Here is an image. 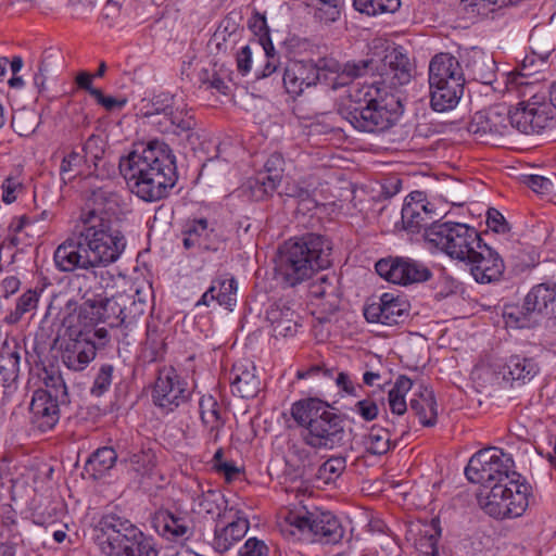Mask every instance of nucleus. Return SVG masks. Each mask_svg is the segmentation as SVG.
<instances>
[{"instance_id": "45", "label": "nucleus", "mask_w": 556, "mask_h": 556, "mask_svg": "<svg viewBox=\"0 0 556 556\" xmlns=\"http://www.w3.org/2000/svg\"><path fill=\"white\" fill-rule=\"evenodd\" d=\"M223 507H226V501L224 495L218 491L207 490L194 498V509L199 514L220 518Z\"/></svg>"}, {"instance_id": "54", "label": "nucleus", "mask_w": 556, "mask_h": 556, "mask_svg": "<svg viewBox=\"0 0 556 556\" xmlns=\"http://www.w3.org/2000/svg\"><path fill=\"white\" fill-rule=\"evenodd\" d=\"M346 468V458L343 456H331L317 471L319 479L325 482H331L338 479Z\"/></svg>"}, {"instance_id": "15", "label": "nucleus", "mask_w": 556, "mask_h": 556, "mask_svg": "<svg viewBox=\"0 0 556 556\" xmlns=\"http://www.w3.org/2000/svg\"><path fill=\"white\" fill-rule=\"evenodd\" d=\"M376 271L387 281L404 286L424 282L431 276L426 266L405 257L380 260L376 263Z\"/></svg>"}, {"instance_id": "38", "label": "nucleus", "mask_w": 556, "mask_h": 556, "mask_svg": "<svg viewBox=\"0 0 556 556\" xmlns=\"http://www.w3.org/2000/svg\"><path fill=\"white\" fill-rule=\"evenodd\" d=\"M117 454L114 448L103 446L96 450L87 459L84 471L92 480L104 477L115 465Z\"/></svg>"}, {"instance_id": "62", "label": "nucleus", "mask_w": 556, "mask_h": 556, "mask_svg": "<svg viewBox=\"0 0 556 556\" xmlns=\"http://www.w3.org/2000/svg\"><path fill=\"white\" fill-rule=\"evenodd\" d=\"M315 66L320 73L319 81L325 83L329 88H331L334 76H339L342 68V64L331 58L319 59Z\"/></svg>"}, {"instance_id": "37", "label": "nucleus", "mask_w": 556, "mask_h": 556, "mask_svg": "<svg viewBox=\"0 0 556 556\" xmlns=\"http://www.w3.org/2000/svg\"><path fill=\"white\" fill-rule=\"evenodd\" d=\"M151 523L157 533L173 539L184 538L191 533L185 518L176 517L166 510L157 511L152 517Z\"/></svg>"}, {"instance_id": "33", "label": "nucleus", "mask_w": 556, "mask_h": 556, "mask_svg": "<svg viewBox=\"0 0 556 556\" xmlns=\"http://www.w3.org/2000/svg\"><path fill=\"white\" fill-rule=\"evenodd\" d=\"M410 412L418 417L419 422L425 427H432L437 424L438 408L434 393L428 387L419 386L418 391L409 402Z\"/></svg>"}, {"instance_id": "19", "label": "nucleus", "mask_w": 556, "mask_h": 556, "mask_svg": "<svg viewBox=\"0 0 556 556\" xmlns=\"http://www.w3.org/2000/svg\"><path fill=\"white\" fill-rule=\"evenodd\" d=\"M86 294L87 305L90 309H102L104 312L113 311V313L122 315V323H124L125 330L132 331L137 328L139 313L134 295L117 293L112 298H108L102 294Z\"/></svg>"}, {"instance_id": "5", "label": "nucleus", "mask_w": 556, "mask_h": 556, "mask_svg": "<svg viewBox=\"0 0 556 556\" xmlns=\"http://www.w3.org/2000/svg\"><path fill=\"white\" fill-rule=\"evenodd\" d=\"M42 388L33 393L30 421L40 432L52 430L60 420L61 408L71 403L67 386L59 370H45Z\"/></svg>"}, {"instance_id": "49", "label": "nucleus", "mask_w": 556, "mask_h": 556, "mask_svg": "<svg viewBox=\"0 0 556 556\" xmlns=\"http://www.w3.org/2000/svg\"><path fill=\"white\" fill-rule=\"evenodd\" d=\"M11 124L17 135L28 137L39 126L40 117L35 111L23 109L13 114Z\"/></svg>"}, {"instance_id": "35", "label": "nucleus", "mask_w": 556, "mask_h": 556, "mask_svg": "<svg viewBox=\"0 0 556 556\" xmlns=\"http://www.w3.org/2000/svg\"><path fill=\"white\" fill-rule=\"evenodd\" d=\"M77 304L68 301L64 308H60L55 314V320L53 327L56 328L55 338L53 339L54 345L61 341L76 338L77 333H88L89 331H83L76 326L77 320H81L80 312L76 315Z\"/></svg>"}, {"instance_id": "23", "label": "nucleus", "mask_w": 556, "mask_h": 556, "mask_svg": "<svg viewBox=\"0 0 556 556\" xmlns=\"http://www.w3.org/2000/svg\"><path fill=\"white\" fill-rule=\"evenodd\" d=\"M266 320L275 337H292L300 327L299 313L290 302L285 300H279L268 307Z\"/></svg>"}, {"instance_id": "9", "label": "nucleus", "mask_w": 556, "mask_h": 556, "mask_svg": "<svg viewBox=\"0 0 556 556\" xmlns=\"http://www.w3.org/2000/svg\"><path fill=\"white\" fill-rule=\"evenodd\" d=\"M514 468L511 455L498 447H486L470 457L465 475L469 481L492 490L493 486L518 477Z\"/></svg>"}, {"instance_id": "55", "label": "nucleus", "mask_w": 556, "mask_h": 556, "mask_svg": "<svg viewBox=\"0 0 556 556\" xmlns=\"http://www.w3.org/2000/svg\"><path fill=\"white\" fill-rule=\"evenodd\" d=\"M165 343L159 334L157 327L151 324L147 325V350L144 357L150 362L159 361L164 353Z\"/></svg>"}, {"instance_id": "40", "label": "nucleus", "mask_w": 556, "mask_h": 556, "mask_svg": "<svg viewBox=\"0 0 556 556\" xmlns=\"http://www.w3.org/2000/svg\"><path fill=\"white\" fill-rule=\"evenodd\" d=\"M309 295L315 299H323L329 306V309H337L339 306V295L337 278L333 274H324L313 281L308 288Z\"/></svg>"}, {"instance_id": "32", "label": "nucleus", "mask_w": 556, "mask_h": 556, "mask_svg": "<svg viewBox=\"0 0 556 556\" xmlns=\"http://www.w3.org/2000/svg\"><path fill=\"white\" fill-rule=\"evenodd\" d=\"M464 84L454 80L438 85L429 84L431 108L437 112L454 109L463 96Z\"/></svg>"}, {"instance_id": "46", "label": "nucleus", "mask_w": 556, "mask_h": 556, "mask_svg": "<svg viewBox=\"0 0 556 556\" xmlns=\"http://www.w3.org/2000/svg\"><path fill=\"white\" fill-rule=\"evenodd\" d=\"M356 11L367 16L394 13L401 8V0H353Z\"/></svg>"}, {"instance_id": "2", "label": "nucleus", "mask_w": 556, "mask_h": 556, "mask_svg": "<svg viewBox=\"0 0 556 556\" xmlns=\"http://www.w3.org/2000/svg\"><path fill=\"white\" fill-rule=\"evenodd\" d=\"M291 416L301 427L303 442L312 448L330 451L350 441L352 429L346 428L344 418L318 399L309 397L293 403Z\"/></svg>"}, {"instance_id": "39", "label": "nucleus", "mask_w": 556, "mask_h": 556, "mask_svg": "<svg viewBox=\"0 0 556 556\" xmlns=\"http://www.w3.org/2000/svg\"><path fill=\"white\" fill-rule=\"evenodd\" d=\"M377 70L372 59L350 61L342 65L341 74L334 76L331 89L337 90L349 85L356 78L363 77Z\"/></svg>"}, {"instance_id": "58", "label": "nucleus", "mask_w": 556, "mask_h": 556, "mask_svg": "<svg viewBox=\"0 0 556 556\" xmlns=\"http://www.w3.org/2000/svg\"><path fill=\"white\" fill-rule=\"evenodd\" d=\"M440 536L441 529L433 523L432 532L426 531L417 543L420 556H442L438 545Z\"/></svg>"}, {"instance_id": "3", "label": "nucleus", "mask_w": 556, "mask_h": 556, "mask_svg": "<svg viewBox=\"0 0 556 556\" xmlns=\"http://www.w3.org/2000/svg\"><path fill=\"white\" fill-rule=\"evenodd\" d=\"M332 245L329 239L306 233L290 239L279 249L277 273L285 285L295 287L331 265Z\"/></svg>"}, {"instance_id": "16", "label": "nucleus", "mask_w": 556, "mask_h": 556, "mask_svg": "<svg viewBox=\"0 0 556 556\" xmlns=\"http://www.w3.org/2000/svg\"><path fill=\"white\" fill-rule=\"evenodd\" d=\"M364 316L369 323L394 326L408 316V304L392 293L386 292L364 307Z\"/></svg>"}, {"instance_id": "17", "label": "nucleus", "mask_w": 556, "mask_h": 556, "mask_svg": "<svg viewBox=\"0 0 556 556\" xmlns=\"http://www.w3.org/2000/svg\"><path fill=\"white\" fill-rule=\"evenodd\" d=\"M466 263L470 267L473 279L479 283L500 281L505 270L500 254L483 242L467 258Z\"/></svg>"}, {"instance_id": "31", "label": "nucleus", "mask_w": 556, "mask_h": 556, "mask_svg": "<svg viewBox=\"0 0 556 556\" xmlns=\"http://www.w3.org/2000/svg\"><path fill=\"white\" fill-rule=\"evenodd\" d=\"M248 530L249 521L243 517H237L227 525L218 522L215 527L212 545L216 552L225 553L239 542Z\"/></svg>"}, {"instance_id": "63", "label": "nucleus", "mask_w": 556, "mask_h": 556, "mask_svg": "<svg viewBox=\"0 0 556 556\" xmlns=\"http://www.w3.org/2000/svg\"><path fill=\"white\" fill-rule=\"evenodd\" d=\"M39 300V294L35 290H28L23 293L16 301L15 311L11 316L14 321H17L24 314L33 311Z\"/></svg>"}, {"instance_id": "61", "label": "nucleus", "mask_w": 556, "mask_h": 556, "mask_svg": "<svg viewBox=\"0 0 556 556\" xmlns=\"http://www.w3.org/2000/svg\"><path fill=\"white\" fill-rule=\"evenodd\" d=\"M256 52L258 54H263L264 58L266 59V62L260 71L255 72V77L257 79L266 78V77L270 76L271 74H274L278 70V67L280 65L279 56L277 55V53L275 51L273 42H267L266 46H263L261 48V51H256Z\"/></svg>"}, {"instance_id": "1", "label": "nucleus", "mask_w": 556, "mask_h": 556, "mask_svg": "<svg viewBox=\"0 0 556 556\" xmlns=\"http://www.w3.org/2000/svg\"><path fill=\"white\" fill-rule=\"evenodd\" d=\"M114 204L115 194L103 187L98 188L91 192L87 202L88 210L80 216L85 228L79 235L94 267L115 262L125 248L124 237L113 229L111 220L105 216Z\"/></svg>"}, {"instance_id": "10", "label": "nucleus", "mask_w": 556, "mask_h": 556, "mask_svg": "<svg viewBox=\"0 0 556 556\" xmlns=\"http://www.w3.org/2000/svg\"><path fill=\"white\" fill-rule=\"evenodd\" d=\"M427 240L452 258L466 262L482 243L479 232L466 224L441 223L427 229Z\"/></svg>"}, {"instance_id": "41", "label": "nucleus", "mask_w": 556, "mask_h": 556, "mask_svg": "<svg viewBox=\"0 0 556 556\" xmlns=\"http://www.w3.org/2000/svg\"><path fill=\"white\" fill-rule=\"evenodd\" d=\"M18 514L11 505L4 506L0 515V536L13 545H22L23 527Z\"/></svg>"}, {"instance_id": "18", "label": "nucleus", "mask_w": 556, "mask_h": 556, "mask_svg": "<svg viewBox=\"0 0 556 556\" xmlns=\"http://www.w3.org/2000/svg\"><path fill=\"white\" fill-rule=\"evenodd\" d=\"M61 361L73 371H81L94 359L97 355L96 341L91 340L90 332L77 333L76 338L59 342Z\"/></svg>"}, {"instance_id": "59", "label": "nucleus", "mask_w": 556, "mask_h": 556, "mask_svg": "<svg viewBox=\"0 0 556 556\" xmlns=\"http://www.w3.org/2000/svg\"><path fill=\"white\" fill-rule=\"evenodd\" d=\"M184 236L182 242L186 249L201 247L202 238L207 236V220L203 218L194 220L184 231Z\"/></svg>"}, {"instance_id": "12", "label": "nucleus", "mask_w": 556, "mask_h": 556, "mask_svg": "<svg viewBox=\"0 0 556 556\" xmlns=\"http://www.w3.org/2000/svg\"><path fill=\"white\" fill-rule=\"evenodd\" d=\"M189 395L186 381L179 377L174 367L157 368L155 381L151 387V399L162 413L168 414L175 410L188 401Z\"/></svg>"}, {"instance_id": "36", "label": "nucleus", "mask_w": 556, "mask_h": 556, "mask_svg": "<svg viewBox=\"0 0 556 556\" xmlns=\"http://www.w3.org/2000/svg\"><path fill=\"white\" fill-rule=\"evenodd\" d=\"M237 288L233 278L215 280L197 305H210L212 301H217L220 306L231 309L237 302Z\"/></svg>"}, {"instance_id": "43", "label": "nucleus", "mask_w": 556, "mask_h": 556, "mask_svg": "<svg viewBox=\"0 0 556 556\" xmlns=\"http://www.w3.org/2000/svg\"><path fill=\"white\" fill-rule=\"evenodd\" d=\"M84 303L80 305V317L85 326L97 325L99 323L106 324L111 328L122 326V315L113 313V311L104 312L102 309H90L87 305V294L84 295Z\"/></svg>"}, {"instance_id": "25", "label": "nucleus", "mask_w": 556, "mask_h": 556, "mask_svg": "<svg viewBox=\"0 0 556 556\" xmlns=\"http://www.w3.org/2000/svg\"><path fill=\"white\" fill-rule=\"evenodd\" d=\"M382 62L383 68L380 75L383 78V83H388L391 87L396 88L410 81L414 66L401 48H393L387 51Z\"/></svg>"}, {"instance_id": "11", "label": "nucleus", "mask_w": 556, "mask_h": 556, "mask_svg": "<svg viewBox=\"0 0 556 556\" xmlns=\"http://www.w3.org/2000/svg\"><path fill=\"white\" fill-rule=\"evenodd\" d=\"M286 521L321 544H338L344 536V528L330 511H289Z\"/></svg>"}, {"instance_id": "64", "label": "nucleus", "mask_w": 556, "mask_h": 556, "mask_svg": "<svg viewBox=\"0 0 556 556\" xmlns=\"http://www.w3.org/2000/svg\"><path fill=\"white\" fill-rule=\"evenodd\" d=\"M112 374H113V366L110 364H104L100 367L94 381L93 386L91 387V394L96 396H101L104 394L112 382Z\"/></svg>"}, {"instance_id": "50", "label": "nucleus", "mask_w": 556, "mask_h": 556, "mask_svg": "<svg viewBox=\"0 0 556 556\" xmlns=\"http://www.w3.org/2000/svg\"><path fill=\"white\" fill-rule=\"evenodd\" d=\"M199 407L201 419L211 431L222 428L223 421L220 419L219 406L213 396H202Z\"/></svg>"}, {"instance_id": "22", "label": "nucleus", "mask_w": 556, "mask_h": 556, "mask_svg": "<svg viewBox=\"0 0 556 556\" xmlns=\"http://www.w3.org/2000/svg\"><path fill=\"white\" fill-rule=\"evenodd\" d=\"M401 215L404 230L415 233L425 229L426 238L427 229L433 225L441 224L437 223L438 214L429 207V203H425L421 200H415L414 197H410L409 200H405Z\"/></svg>"}, {"instance_id": "57", "label": "nucleus", "mask_w": 556, "mask_h": 556, "mask_svg": "<svg viewBox=\"0 0 556 556\" xmlns=\"http://www.w3.org/2000/svg\"><path fill=\"white\" fill-rule=\"evenodd\" d=\"M168 130L175 126L180 131H190L195 126V119L188 111L180 108L175 101V108L167 113Z\"/></svg>"}, {"instance_id": "47", "label": "nucleus", "mask_w": 556, "mask_h": 556, "mask_svg": "<svg viewBox=\"0 0 556 556\" xmlns=\"http://www.w3.org/2000/svg\"><path fill=\"white\" fill-rule=\"evenodd\" d=\"M282 176L277 173H260L256 177L249 180V189L256 200L263 199L265 195L273 193L281 181Z\"/></svg>"}, {"instance_id": "27", "label": "nucleus", "mask_w": 556, "mask_h": 556, "mask_svg": "<svg viewBox=\"0 0 556 556\" xmlns=\"http://www.w3.org/2000/svg\"><path fill=\"white\" fill-rule=\"evenodd\" d=\"M253 362L243 359L237 362L230 371L231 391L242 399H251L258 394L261 380L255 374Z\"/></svg>"}, {"instance_id": "13", "label": "nucleus", "mask_w": 556, "mask_h": 556, "mask_svg": "<svg viewBox=\"0 0 556 556\" xmlns=\"http://www.w3.org/2000/svg\"><path fill=\"white\" fill-rule=\"evenodd\" d=\"M468 131L483 143L497 144L501 138L510 132L509 110L497 104L475 113L467 127Z\"/></svg>"}, {"instance_id": "14", "label": "nucleus", "mask_w": 556, "mask_h": 556, "mask_svg": "<svg viewBox=\"0 0 556 556\" xmlns=\"http://www.w3.org/2000/svg\"><path fill=\"white\" fill-rule=\"evenodd\" d=\"M551 123L548 105L544 97L532 96L521 101L514 111L509 110V128H515L525 135H538Z\"/></svg>"}, {"instance_id": "8", "label": "nucleus", "mask_w": 556, "mask_h": 556, "mask_svg": "<svg viewBox=\"0 0 556 556\" xmlns=\"http://www.w3.org/2000/svg\"><path fill=\"white\" fill-rule=\"evenodd\" d=\"M94 542L106 556H139V528L114 514L101 518Z\"/></svg>"}, {"instance_id": "44", "label": "nucleus", "mask_w": 556, "mask_h": 556, "mask_svg": "<svg viewBox=\"0 0 556 556\" xmlns=\"http://www.w3.org/2000/svg\"><path fill=\"white\" fill-rule=\"evenodd\" d=\"M413 388V381L406 376H400L388 393V404L394 415H403L407 410L405 394Z\"/></svg>"}, {"instance_id": "6", "label": "nucleus", "mask_w": 556, "mask_h": 556, "mask_svg": "<svg viewBox=\"0 0 556 556\" xmlns=\"http://www.w3.org/2000/svg\"><path fill=\"white\" fill-rule=\"evenodd\" d=\"M141 200L153 202L165 198L175 186V166L159 140H152L141 153Z\"/></svg>"}, {"instance_id": "42", "label": "nucleus", "mask_w": 556, "mask_h": 556, "mask_svg": "<svg viewBox=\"0 0 556 556\" xmlns=\"http://www.w3.org/2000/svg\"><path fill=\"white\" fill-rule=\"evenodd\" d=\"M119 173L123 176L128 190L139 197V155L136 150L119 159Z\"/></svg>"}, {"instance_id": "56", "label": "nucleus", "mask_w": 556, "mask_h": 556, "mask_svg": "<svg viewBox=\"0 0 556 556\" xmlns=\"http://www.w3.org/2000/svg\"><path fill=\"white\" fill-rule=\"evenodd\" d=\"M248 26L251 31L258 37L256 41H254V48L256 51H261L263 46H266L267 42H271L269 38V30L266 23V17L264 14L260 12H254L248 22Z\"/></svg>"}, {"instance_id": "20", "label": "nucleus", "mask_w": 556, "mask_h": 556, "mask_svg": "<svg viewBox=\"0 0 556 556\" xmlns=\"http://www.w3.org/2000/svg\"><path fill=\"white\" fill-rule=\"evenodd\" d=\"M86 250L80 235L77 238L67 239L54 252L55 266L59 270L66 273L77 268L89 269L94 267Z\"/></svg>"}, {"instance_id": "7", "label": "nucleus", "mask_w": 556, "mask_h": 556, "mask_svg": "<svg viewBox=\"0 0 556 556\" xmlns=\"http://www.w3.org/2000/svg\"><path fill=\"white\" fill-rule=\"evenodd\" d=\"M531 486L520 481V475L500 483L479 495V505L491 517L497 519L520 517L529 506Z\"/></svg>"}, {"instance_id": "48", "label": "nucleus", "mask_w": 556, "mask_h": 556, "mask_svg": "<svg viewBox=\"0 0 556 556\" xmlns=\"http://www.w3.org/2000/svg\"><path fill=\"white\" fill-rule=\"evenodd\" d=\"M368 453L372 455L386 454L391 448V434L389 429L372 426L365 438Z\"/></svg>"}, {"instance_id": "24", "label": "nucleus", "mask_w": 556, "mask_h": 556, "mask_svg": "<svg viewBox=\"0 0 556 556\" xmlns=\"http://www.w3.org/2000/svg\"><path fill=\"white\" fill-rule=\"evenodd\" d=\"M175 108V97L167 92H160L141 99V119L143 124L155 127L160 132L168 131L166 122L170 109Z\"/></svg>"}, {"instance_id": "34", "label": "nucleus", "mask_w": 556, "mask_h": 556, "mask_svg": "<svg viewBox=\"0 0 556 556\" xmlns=\"http://www.w3.org/2000/svg\"><path fill=\"white\" fill-rule=\"evenodd\" d=\"M539 372V366L533 358L513 355L502 367L503 380L511 384H520L531 381Z\"/></svg>"}, {"instance_id": "52", "label": "nucleus", "mask_w": 556, "mask_h": 556, "mask_svg": "<svg viewBox=\"0 0 556 556\" xmlns=\"http://www.w3.org/2000/svg\"><path fill=\"white\" fill-rule=\"evenodd\" d=\"M513 3V0H460L464 10L481 16Z\"/></svg>"}, {"instance_id": "29", "label": "nucleus", "mask_w": 556, "mask_h": 556, "mask_svg": "<svg viewBox=\"0 0 556 556\" xmlns=\"http://www.w3.org/2000/svg\"><path fill=\"white\" fill-rule=\"evenodd\" d=\"M465 83V72L460 62L448 53H439L429 64V84H445V81Z\"/></svg>"}, {"instance_id": "4", "label": "nucleus", "mask_w": 556, "mask_h": 556, "mask_svg": "<svg viewBox=\"0 0 556 556\" xmlns=\"http://www.w3.org/2000/svg\"><path fill=\"white\" fill-rule=\"evenodd\" d=\"M350 99L354 105L343 110L342 115L359 131L382 132L399 118L400 102L382 90L377 81L353 88Z\"/></svg>"}, {"instance_id": "30", "label": "nucleus", "mask_w": 556, "mask_h": 556, "mask_svg": "<svg viewBox=\"0 0 556 556\" xmlns=\"http://www.w3.org/2000/svg\"><path fill=\"white\" fill-rule=\"evenodd\" d=\"M23 352L24 349L14 339H5L0 344V381L4 387L18 379Z\"/></svg>"}, {"instance_id": "51", "label": "nucleus", "mask_w": 556, "mask_h": 556, "mask_svg": "<svg viewBox=\"0 0 556 556\" xmlns=\"http://www.w3.org/2000/svg\"><path fill=\"white\" fill-rule=\"evenodd\" d=\"M62 504L56 501H47L39 505L33 513L34 522L40 526L53 525L62 515Z\"/></svg>"}, {"instance_id": "28", "label": "nucleus", "mask_w": 556, "mask_h": 556, "mask_svg": "<svg viewBox=\"0 0 556 556\" xmlns=\"http://www.w3.org/2000/svg\"><path fill=\"white\" fill-rule=\"evenodd\" d=\"M523 308L527 313L548 315L556 323V283L534 286L525 298Z\"/></svg>"}, {"instance_id": "53", "label": "nucleus", "mask_w": 556, "mask_h": 556, "mask_svg": "<svg viewBox=\"0 0 556 556\" xmlns=\"http://www.w3.org/2000/svg\"><path fill=\"white\" fill-rule=\"evenodd\" d=\"M530 43L531 52L539 58L540 64H546L548 56L555 49L553 39L540 31H533L530 35Z\"/></svg>"}, {"instance_id": "26", "label": "nucleus", "mask_w": 556, "mask_h": 556, "mask_svg": "<svg viewBox=\"0 0 556 556\" xmlns=\"http://www.w3.org/2000/svg\"><path fill=\"white\" fill-rule=\"evenodd\" d=\"M465 63V75L469 79L483 85H492L496 79V64L494 59L479 48L467 50L462 56Z\"/></svg>"}, {"instance_id": "60", "label": "nucleus", "mask_w": 556, "mask_h": 556, "mask_svg": "<svg viewBox=\"0 0 556 556\" xmlns=\"http://www.w3.org/2000/svg\"><path fill=\"white\" fill-rule=\"evenodd\" d=\"M314 17L321 23H333L340 17L339 0H316Z\"/></svg>"}, {"instance_id": "21", "label": "nucleus", "mask_w": 556, "mask_h": 556, "mask_svg": "<svg viewBox=\"0 0 556 556\" xmlns=\"http://www.w3.org/2000/svg\"><path fill=\"white\" fill-rule=\"evenodd\" d=\"M319 74L312 60L291 61L283 73V85L288 93L300 96L305 88L319 81Z\"/></svg>"}]
</instances>
